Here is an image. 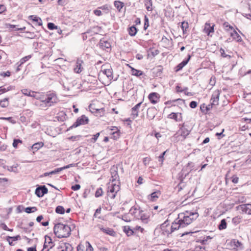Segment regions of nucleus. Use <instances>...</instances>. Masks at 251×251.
Listing matches in <instances>:
<instances>
[{
	"label": "nucleus",
	"instance_id": "obj_1",
	"mask_svg": "<svg viewBox=\"0 0 251 251\" xmlns=\"http://www.w3.org/2000/svg\"><path fill=\"white\" fill-rule=\"evenodd\" d=\"M71 228L67 225L61 223L55 224L53 227V232L58 238H67L71 234Z\"/></svg>",
	"mask_w": 251,
	"mask_h": 251
},
{
	"label": "nucleus",
	"instance_id": "obj_2",
	"mask_svg": "<svg viewBox=\"0 0 251 251\" xmlns=\"http://www.w3.org/2000/svg\"><path fill=\"white\" fill-rule=\"evenodd\" d=\"M199 214L197 212L186 211L184 213L179 214L178 218L184 227L190 224L193 220H196Z\"/></svg>",
	"mask_w": 251,
	"mask_h": 251
},
{
	"label": "nucleus",
	"instance_id": "obj_3",
	"mask_svg": "<svg viewBox=\"0 0 251 251\" xmlns=\"http://www.w3.org/2000/svg\"><path fill=\"white\" fill-rule=\"evenodd\" d=\"M57 98L54 93L49 92L42 98H41V102L47 106L50 107L57 102Z\"/></svg>",
	"mask_w": 251,
	"mask_h": 251
},
{
	"label": "nucleus",
	"instance_id": "obj_4",
	"mask_svg": "<svg viewBox=\"0 0 251 251\" xmlns=\"http://www.w3.org/2000/svg\"><path fill=\"white\" fill-rule=\"evenodd\" d=\"M89 122V119L86 116L84 115H82L81 117L78 118L75 121L74 123V124L70 126L68 129L67 130H70L73 128L77 127V126H80V125H84L87 124Z\"/></svg>",
	"mask_w": 251,
	"mask_h": 251
},
{
	"label": "nucleus",
	"instance_id": "obj_5",
	"mask_svg": "<svg viewBox=\"0 0 251 251\" xmlns=\"http://www.w3.org/2000/svg\"><path fill=\"white\" fill-rule=\"evenodd\" d=\"M189 133L190 130L185 128L184 125H183L182 127L180 128V130L175 134L174 137L178 138V140L183 141Z\"/></svg>",
	"mask_w": 251,
	"mask_h": 251
},
{
	"label": "nucleus",
	"instance_id": "obj_6",
	"mask_svg": "<svg viewBox=\"0 0 251 251\" xmlns=\"http://www.w3.org/2000/svg\"><path fill=\"white\" fill-rule=\"evenodd\" d=\"M226 29L228 30L229 29L232 30V31L230 32V36L232 38L233 40H235L237 42H241L242 41L241 37L239 34L233 28V27L229 25L228 23L225 22L224 24Z\"/></svg>",
	"mask_w": 251,
	"mask_h": 251
},
{
	"label": "nucleus",
	"instance_id": "obj_7",
	"mask_svg": "<svg viewBox=\"0 0 251 251\" xmlns=\"http://www.w3.org/2000/svg\"><path fill=\"white\" fill-rule=\"evenodd\" d=\"M120 187L118 184H112L111 187H108L107 191L108 196L110 197L111 199H114L116 196V194L119 191Z\"/></svg>",
	"mask_w": 251,
	"mask_h": 251
},
{
	"label": "nucleus",
	"instance_id": "obj_8",
	"mask_svg": "<svg viewBox=\"0 0 251 251\" xmlns=\"http://www.w3.org/2000/svg\"><path fill=\"white\" fill-rule=\"evenodd\" d=\"M48 192V190L47 188L45 185H41L38 187L35 191V194L36 196L41 198L43 197L45 194H47Z\"/></svg>",
	"mask_w": 251,
	"mask_h": 251
},
{
	"label": "nucleus",
	"instance_id": "obj_9",
	"mask_svg": "<svg viewBox=\"0 0 251 251\" xmlns=\"http://www.w3.org/2000/svg\"><path fill=\"white\" fill-rule=\"evenodd\" d=\"M90 111L95 114L96 116L98 117H101L104 114V109L103 108H96L94 107V105H90L89 106Z\"/></svg>",
	"mask_w": 251,
	"mask_h": 251
},
{
	"label": "nucleus",
	"instance_id": "obj_10",
	"mask_svg": "<svg viewBox=\"0 0 251 251\" xmlns=\"http://www.w3.org/2000/svg\"><path fill=\"white\" fill-rule=\"evenodd\" d=\"M184 227L178 218L175 220L170 227V232H173L175 230Z\"/></svg>",
	"mask_w": 251,
	"mask_h": 251
},
{
	"label": "nucleus",
	"instance_id": "obj_11",
	"mask_svg": "<svg viewBox=\"0 0 251 251\" xmlns=\"http://www.w3.org/2000/svg\"><path fill=\"white\" fill-rule=\"evenodd\" d=\"M220 95V92L218 90L215 91L212 94L211 98L210 99V103H211L213 105H218Z\"/></svg>",
	"mask_w": 251,
	"mask_h": 251
},
{
	"label": "nucleus",
	"instance_id": "obj_12",
	"mask_svg": "<svg viewBox=\"0 0 251 251\" xmlns=\"http://www.w3.org/2000/svg\"><path fill=\"white\" fill-rule=\"evenodd\" d=\"M142 223L148 224L150 221V217L152 214L151 209L146 211H142Z\"/></svg>",
	"mask_w": 251,
	"mask_h": 251
},
{
	"label": "nucleus",
	"instance_id": "obj_13",
	"mask_svg": "<svg viewBox=\"0 0 251 251\" xmlns=\"http://www.w3.org/2000/svg\"><path fill=\"white\" fill-rule=\"evenodd\" d=\"M160 228L164 235H169L172 233V232H170V227L169 226V223L167 220L161 225Z\"/></svg>",
	"mask_w": 251,
	"mask_h": 251
},
{
	"label": "nucleus",
	"instance_id": "obj_14",
	"mask_svg": "<svg viewBox=\"0 0 251 251\" xmlns=\"http://www.w3.org/2000/svg\"><path fill=\"white\" fill-rule=\"evenodd\" d=\"M83 63V61L81 59H78L76 60L75 66L74 69V71L75 73L80 74L82 71L83 70V68L82 67Z\"/></svg>",
	"mask_w": 251,
	"mask_h": 251
},
{
	"label": "nucleus",
	"instance_id": "obj_15",
	"mask_svg": "<svg viewBox=\"0 0 251 251\" xmlns=\"http://www.w3.org/2000/svg\"><path fill=\"white\" fill-rule=\"evenodd\" d=\"M238 208L246 214H251V204H242L239 206Z\"/></svg>",
	"mask_w": 251,
	"mask_h": 251
},
{
	"label": "nucleus",
	"instance_id": "obj_16",
	"mask_svg": "<svg viewBox=\"0 0 251 251\" xmlns=\"http://www.w3.org/2000/svg\"><path fill=\"white\" fill-rule=\"evenodd\" d=\"M168 118L174 119L176 122H180L182 120V114L181 113L172 112L168 116Z\"/></svg>",
	"mask_w": 251,
	"mask_h": 251
},
{
	"label": "nucleus",
	"instance_id": "obj_17",
	"mask_svg": "<svg viewBox=\"0 0 251 251\" xmlns=\"http://www.w3.org/2000/svg\"><path fill=\"white\" fill-rule=\"evenodd\" d=\"M191 56L190 55H188V58L187 59L183 60L180 63L178 64L175 68V71L177 72L181 70L189 62Z\"/></svg>",
	"mask_w": 251,
	"mask_h": 251
},
{
	"label": "nucleus",
	"instance_id": "obj_18",
	"mask_svg": "<svg viewBox=\"0 0 251 251\" xmlns=\"http://www.w3.org/2000/svg\"><path fill=\"white\" fill-rule=\"evenodd\" d=\"M213 238V237H211L210 236H206V237H204L202 240H201V244L205 245V247L203 248L204 250L208 249V247L207 246L211 242V240Z\"/></svg>",
	"mask_w": 251,
	"mask_h": 251
},
{
	"label": "nucleus",
	"instance_id": "obj_19",
	"mask_svg": "<svg viewBox=\"0 0 251 251\" xmlns=\"http://www.w3.org/2000/svg\"><path fill=\"white\" fill-rule=\"evenodd\" d=\"M159 98V95L157 93H151L149 95V99L150 100L151 103L154 104L157 102Z\"/></svg>",
	"mask_w": 251,
	"mask_h": 251
},
{
	"label": "nucleus",
	"instance_id": "obj_20",
	"mask_svg": "<svg viewBox=\"0 0 251 251\" xmlns=\"http://www.w3.org/2000/svg\"><path fill=\"white\" fill-rule=\"evenodd\" d=\"M141 105V102L137 104L134 107L131 109V116L132 118H136L138 115L139 108Z\"/></svg>",
	"mask_w": 251,
	"mask_h": 251
},
{
	"label": "nucleus",
	"instance_id": "obj_21",
	"mask_svg": "<svg viewBox=\"0 0 251 251\" xmlns=\"http://www.w3.org/2000/svg\"><path fill=\"white\" fill-rule=\"evenodd\" d=\"M111 174L112 181H116L119 179L118 174L117 168L113 167L111 169Z\"/></svg>",
	"mask_w": 251,
	"mask_h": 251
},
{
	"label": "nucleus",
	"instance_id": "obj_22",
	"mask_svg": "<svg viewBox=\"0 0 251 251\" xmlns=\"http://www.w3.org/2000/svg\"><path fill=\"white\" fill-rule=\"evenodd\" d=\"M101 72L103 74L106 75V76L107 77V78L109 80L113 79V72H112V69H111V68L104 69L101 70Z\"/></svg>",
	"mask_w": 251,
	"mask_h": 251
},
{
	"label": "nucleus",
	"instance_id": "obj_23",
	"mask_svg": "<svg viewBox=\"0 0 251 251\" xmlns=\"http://www.w3.org/2000/svg\"><path fill=\"white\" fill-rule=\"evenodd\" d=\"M74 166H75V164H69L68 165L65 166H64L63 167L57 168V169H55L54 170L50 172V174H51V175L55 174H56L57 173H59V172H61V171H62L63 170H65V169H68V168H69L70 167H74Z\"/></svg>",
	"mask_w": 251,
	"mask_h": 251
},
{
	"label": "nucleus",
	"instance_id": "obj_24",
	"mask_svg": "<svg viewBox=\"0 0 251 251\" xmlns=\"http://www.w3.org/2000/svg\"><path fill=\"white\" fill-rule=\"evenodd\" d=\"M214 25L211 26L210 24L206 23L204 28V32L209 36L210 33L214 32Z\"/></svg>",
	"mask_w": 251,
	"mask_h": 251
},
{
	"label": "nucleus",
	"instance_id": "obj_25",
	"mask_svg": "<svg viewBox=\"0 0 251 251\" xmlns=\"http://www.w3.org/2000/svg\"><path fill=\"white\" fill-rule=\"evenodd\" d=\"M100 47L103 50L106 49H109L111 47V45L109 42L104 40L101 39L100 42Z\"/></svg>",
	"mask_w": 251,
	"mask_h": 251
},
{
	"label": "nucleus",
	"instance_id": "obj_26",
	"mask_svg": "<svg viewBox=\"0 0 251 251\" xmlns=\"http://www.w3.org/2000/svg\"><path fill=\"white\" fill-rule=\"evenodd\" d=\"M100 230L104 233L112 236H115L116 235V232L113 230V229L110 228H100Z\"/></svg>",
	"mask_w": 251,
	"mask_h": 251
},
{
	"label": "nucleus",
	"instance_id": "obj_27",
	"mask_svg": "<svg viewBox=\"0 0 251 251\" xmlns=\"http://www.w3.org/2000/svg\"><path fill=\"white\" fill-rule=\"evenodd\" d=\"M145 5L146 8L148 11H151L152 10V0H144Z\"/></svg>",
	"mask_w": 251,
	"mask_h": 251
},
{
	"label": "nucleus",
	"instance_id": "obj_28",
	"mask_svg": "<svg viewBox=\"0 0 251 251\" xmlns=\"http://www.w3.org/2000/svg\"><path fill=\"white\" fill-rule=\"evenodd\" d=\"M29 19L32 20L34 22H36L38 23V25H42V21L39 17L35 16L34 15H31L29 17Z\"/></svg>",
	"mask_w": 251,
	"mask_h": 251
},
{
	"label": "nucleus",
	"instance_id": "obj_29",
	"mask_svg": "<svg viewBox=\"0 0 251 251\" xmlns=\"http://www.w3.org/2000/svg\"><path fill=\"white\" fill-rule=\"evenodd\" d=\"M181 27L182 29L183 34H186L189 27L188 23L185 21L182 22L181 23Z\"/></svg>",
	"mask_w": 251,
	"mask_h": 251
},
{
	"label": "nucleus",
	"instance_id": "obj_30",
	"mask_svg": "<svg viewBox=\"0 0 251 251\" xmlns=\"http://www.w3.org/2000/svg\"><path fill=\"white\" fill-rule=\"evenodd\" d=\"M44 146V143L42 142H38L33 144L32 149L35 151H37Z\"/></svg>",
	"mask_w": 251,
	"mask_h": 251
},
{
	"label": "nucleus",
	"instance_id": "obj_31",
	"mask_svg": "<svg viewBox=\"0 0 251 251\" xmlns=\"http://www.w3.org/2000/svg\"><path fill=\"white\" fill-rule=\"evenodd\" d=\"M226 219H224L221 221L220 224L218 226V228L220 230L225 229L226 228Z\"/></svg>",
	"mask_w": 251,
	"mask_h": 251
},
{
	"label": "nucleus",
	"instance_id": "obj_32",
	"mask_svg": "<svg viewBox=\"0 0 251 251\" xmlns=\"http://www.w3.org/2000/svg\"><path fill=\"white\" fill-rule=\"evenodd\" d=\"M148 52V57L151 56V54L152 57H154L155 55H157L159 51L157 50H151V49L150 48V50H147Z\"/></svg>",
	"mask_w": 251,
	"mask_h": 251
},
{
	"label": "nucleus",
	"instance_id": "obj_33",
	"mask_svg": "<svg viewBox=\"0 0 251 251\" xmlns=\"http://www.w3.org/2000/svg\"><path fill=\"white\" fill-rule=\"evenodd\" d=\"M162 70V67L161 66H158L153 69V73L157 76H159L161 75Z\"/></svg>",
	"mask_w": 251,
	"mask_h": 251
},
{
	"label": "nucleus",
	"instance_id": "obj_34",
	"mask_svg": "<svg viewBox=\"0 0 251 251\" xmlns=\"http://www.w3.org/2000/svg\"><path fill=\"white\" fill-rule=\"evenodd\" d=\"M158 193L157 192H154L152 193L150 196H149V199L153 201H155L158 198Z\"/></svg>",
	"mask_w": 251,
	"mask_h": 251
},
{
	"label": "nucleus",
	"instance_id": "obj_35",
	"mask_svg": "<svg viewBox=\"0 0 251 251\" xmlns=\"http://www.w3.org/2000/svg\"><path fill=\"white\" fill-rule=\"evenodd\" d=\"M137 32V28L134 26H132L129 28L128 32L130 35L134 36Z\"/></svg>",
	"mask_w": 251,
	"mask_h": 251
},
{
	"label": "nucleus",
	"instance_id": "obj_36",
	"mask_svg": "<svg viewBox=\"0 0 251 251\" xmlns=\"http://www.w3.org/2000/svg\"><path fill=\"white\" fill-rule=\"evenodd\" d=\"M114 6L119 10V11H120L124 6V3L120 1H115Z\"/></svg>",
	"mask_w": 251,
	"mask_h": 251
},
{
	"label": "nucleus",
	"instance_id": "obj_37",
	"mask_svg": "<svg viewBox=\"0 0 251 251\" xmlns=\"http://www.w3.org/2000/svg\"><path fill=\"white\" fill-rule=\"evenodd\" d=\"M124 231L127 236H130L134 233V231L129 226H125Z\"/></svg>",
	"mask_w": 251,
	"mask_h": 251
},
{
	"label": "nucleus",
	"instance_id": "obj_38",
	"mask_svg": "<svg viewBox=\"0 0 251 251\" xmlns=\"http://www.w3.org/2000/svg\"><path fill=\"white\" fill-rule=\"evenodd\" d=\"M8 98H4L2 100L0 101V105L2 107H6L8 105Z\"/></svg>",
	"mask_w": 251,
	"mask_h": 251
},
{
	"label": "nucleus",
	"instance_id": "obj_39",
	"mask_svg": "<svg viewBox=\"0 0 251 251\" xmlns=\"http://www.w3.org/2000/svg\"><path fill=\"white\" fill-rule=\"evenodd\" d=\"M37 210L36 207H27L25 208V212L27 213L34 212Z\"/></svg>",
	"mask_w": 251,
	"mask_h": 251
},
{
	"label": "nucleus",
	"instance_id": "obj_40",
	"mask_svg": "<svg viewBox=\"0 0 251 251\" xmlns=\"http://www.w3.org/2000/svg\"><path fill=\"white\" fill-rule=\"evenodd\" d=\"M55 212L58 214H63L65 213V209L62 206H57L55 208Z\"/></svg>",
	"mask_w": 251,
	"mask_h": 251
},
{
	"label": "nucleus",
	"instance_id": "obj_41",
	"mask_svg": "<svg viewBox=\"0 0 251 251\" xmlns=\"http://www.w3.org/2000/svg\"><path fill=\"white\" fill-rule=\"evenodd\" d=\"M31 57V56L30 55H29L21 59V60L19 61V66H21L22 64H23L24 63H25L26 61L29 60Z\"/></svg>",
	"mask_w": 251,
	"mask_h": 251
},
{
	"label": "nucleus",
	"instance_id": "obj_42",
	"mask_svg": "<svg viewBox=\"0 0 251 251\" xmlns=\"http://www.w3.org/2000/svg\"><path fill=\"white\" fill-rule=\"evenodd\" d=\"M12 89V86H8L4 88L3 86L0 87V95Z\"/></svg>",
	"mask_w": 251,
	"mask_h": 251
},
{
	"label": "nucleus",
	"instance_id": "obj_43",
	"mask_svg": "<svg viewBox=\"0 0 251 251\" xmlns=\"http://www.w3.org/2000/svg\"><path fill=\"white\" fill-rule=\"evenodd\" d=\"M231 244L232 246H234L235 247H238L241 245V243L237 240L234 239L231 241Z\"/></svg>",
	"mask_w": 251,
	"mask_h": 251
},
{
	"label": "nucleus",
	"instance_id": "obj_44",
	"mask_svg": "<svg viewBox=\"0 0 251 251\" xmlns=\"http://www.w3.org/2000/svg\"><path fill=\"white\" fill-rule=\"evenodd\" d=\"M131 73L133 75L136 76H140L141 75V72L140 71L136 70L133 68H131Z\"/></svg>",
	"mask_w": 251,
	"mask_h": 251
},
{
	"label": "nucleus",
	"instance_id": "obj_45",
	"mask_svg": "<svg viewBox=\"0 0 251 251\" xmlns=\"http://www.w3.org/2000/svg\"><path fill=\"white\" fill-rule=\"evenodd\" d=\"M7 170L10 172H17V166L13 165L11 166H7Z\"/></svg>",
	"mask_w": 251,
	"mask_h": 251
},
{
	"label": "nucleus",
	"instance_id": "obj_46",
	"mask_svg": "<svg viewBox=\"0 0 251 251\" xmlns=\"http://www.w3.org/2000/svg\"><path fill=\"white\" fill-rule=\"evenodd\" d=\"M17 26V25H16L8 24V27L9 28H16V29H15L16 31H18V30L23 31V30H24L25 29V26L23 27H21V28H16Z\"/></svg>",
	"mask_w": 251,
	"mask_h": 251
},
{
	"label": "nucleus",
	"instance_id": "obj_47",
	"mask_svg": "<svg viewBox=\"0 0 251 251\" xmlns=\"http://www.w3.org/2000/svg\"><path fill=\"white\" fill-rule=\"evenodd\" d=\"M103 193L102 190L101 188H98L96 193H95V197L97 198L100 197L102 196Z\"/></svg>",
	"mask_w": 251,
	"mask_h": 251
},
{
	"label": "nucleus",
	"instance_id": "obj_48",
	"mask_svg": "<svg viewBox=\"0 0 251 251\" xmlns=\"http://www.w3.org/2000/svg\"><path fill=\"white\" fill-rule=\"evenodd\" d=\"M134 211L132 212V213L134 214V216L135 217H136L137 219H141V216L136 215V213L140 214V212H141V211L140 209H134Z\"/></svg>",
	"mask_w": 251,
	"mask_h": 251
},
{
	"label": "nucleus",
	"instance_id": "obj_49",
	"mask_svg": "<svg viewBox=\"0 0 251 251\" xmlns=\"http://www.w3.org/2000/svg\"><path fill=\"white\" fill-rule=\"evenodd\" d=\"M48 28L49 29H50V30H53V29H57V26L56 25H55L53 23H49L48 24Z\"/></svg>",
	"mask_w": 251,
	"mask_h": 251
},
{
	"label": "nucleus",
	"instance_id": "obj_50",
	"mask_svg": "<svg viewBox=\"0 0 251 251\" xmlns=\"http://www.w3.org/2000/svg\"><path fill=\"white\" fill-rule=\"evenodd\" d=\"M22 93L25 96H32L30 94L31 91L27 89H24L22 90Z\"/></svg>",
	"mask_w": 251,
	"mask_h": 251
},
{
	"label": "nucleus",
	"instance_id": "obj_51",
	"mask_svg": "<svg viewBox=\"0 0 251 251\" xmlns=\"http://www.w3.org/2000/svg\"><path fill=\"white\" fill-rule=\"evenodd\" d=\"M166 151L162 152L158 157V161L161 163V164H163L164 161V156L166 153Z\"/></svg>",
	"mask_w": 251,
	"mask_h": 251
},
{
	"label": "nucleus",
	"instance_id": "obj_52",
	"mask_svg": "<svg viewBox=\"0 0 251 251\" xmlns=\"http://www.w3.org/2000/svg\"><path fill=\"white\" fill-rule=\"evenodd\" d=\"M22 141L20 139H15L13 141V146L14 148H17L18 144L19 143H22Z\"/></svg>",
	"mask_w": 251,
	"mask_h": 251
},
{
	"label": "nucleus",
	"instance_id": "obj_53",
	"mask_svg": "<svg viewBox=\"0 0 251 251\" xmlns=\"http://www.w3.org/2000/svg\"><path fill=\"white\" fill-rule=\"evenodd\" d=\"M98 8L105 11V13H108L109 11V7L107 5L101 6L100 7H99Z\"/></svg>",
	"mask_w": 251,
	"mask_h": 251
},
{
	"label": "nucleus",
	"instance_id": "obj_54",
	"mask_svg": "<svg viewBox=\"0 0 251 251\" xmlns=\"http://www.w3.org/2000/svg\"><path fill=\"white\" fill-rule=\"evenodd\" d=\"M12 239L13 241H17L21 239V236L20 235H16L15 236H7V239Z\"/></svg>",
	"mask_w": 251,
	"mask_h": 251
},
{
	"label": "nucleus",
	"instance_id": "obj_55",
	"mask_svg": "<svg viewBox=\"0 0 251 251\" xmlns=\"http://www.w3.org/2000/svg\"><path fill=\"white\" fill-rule=\"evenodd\" d=\"M86 244H87V247L86 251H93L94 249L91 244L88 241L86 242Z\"/></svg>",
	"mask_w": 251,
	"mask_h": 251
},
{
	"label": "nucleus",
	"instance_id": "obj_56",
	"mask_svg": "<svg viewBox=\"0 0 251 251\" xmlns=\"http://www.w3.org/2000/svg\"><path fill=\"white\" fill-rule=\"evenodd\" d=\"M0 119H2V120L8 121H9L10 123H11L12 124H15L16 123V121L15 120H13L11 117H7V118L1 117V118H0Z\"/></svg>",
	"mask_w": 251,
	"mask_h": 251
},
{
	"label": "nucleus",
	"instance_id": "obj_57",
	"mask_svg": "<svg viewBox=\"0 0 251 251\" xmlns=\"http://www.w3.org/2000/svg\"><path fill=\"white\" fill-rule=\"evenodd\" d=\"M10 75L11 72L9 71L0 73V75L3 77L9 76Z\"/></svg>",
	"mask_w": 251,
	"mask_h": 251
},
{
	"label": "nucleus",
	"instance_id": "obj_58",
	"mask_svg": "<svg viewBox=\"0 0 251 251\" xmlns=\"http://www.w3.org/2000/svg\"><path fill=\"white\" fill-rule=\"evenodd\" d=\"M239 177L236 176H233L231 177V181L234 183H237L238 182Z\"/></svg>",
	"mask_w": 251,
	"mask_h": 251
},
{
	"label": "nucleus",
	"instance_id": "obj_59",
	"mask_svg": "<svg viewBox=\"0 0 251 251\" xmlns=\"http://www.w3.org/2000/svg\"><path fill=\"white\" fill-rule=\"evenodd\" d=\"M205 104L204 103L201 104L200 106V110L202 113H207V111L206 110H205Z\"/></svg>",
	"mask_w": 251,
	"mask_h": 251
},
{
	"label": "nucleus",
	"instance_id": "obj_60",
	"mask_svg": "<svg viewBox=\"0 0 251 251\" xmlns=\"http://www.w3.org/2000/svg\"><path fill=\"white\" fill-rule=\"evenodd\" d=\"M80 188V185L79 184H75L71 187V189L74 191H76Z\"/></svg>",
	"mask_w": 251,
	"mask_h": 251
},
{
	"label": "nucleus",
	"instance_id": "obj_61",
	"mask_svg": "<svg viewBox=\"0 0 251 251\" xmlns=\"http://www.w3.org/2000/svg\"><path fill=\"white\" fill-rule=\"evenodd\" d=\"M190 107L192 108H195L197 106V102L195 101H192L190 103Z\"/></svg>",
	"mask_w": 251,
	"mask_h": 251
},
{
	"label": "nucleus",
	"instance_id": "obj_62",
	"mask_svg": "<svg viewBox=\"0 0 251 251\" xmlns=\"http://www.w3.org/2000/svg\"><path fill=\"white\" fill-rule=\"evenodd\" d=\"M94 13L98 16H100L102 15L101 11L98 9L95 10L94 11Z\"/></svg>",
	"mask_w": 251,
	"mask_h": 251
},
{
	"label": "nucleus",
	"instance_id": "obj_63",
	"mask_svg": "<svg viewBox=\"0 0 251 251\" xmlns=\"http://www.w3.org/2000/svg\"><path fill=\"white\" fill-rule=\"evenodd\" d=\"M194 167V163L193 162H189L187 164V168H188V169L191 171H192V170H193L194 169L193 168Z\"/></svg>",
	"mask_w": 251,
	"mask_h": 251
},
{
	"label": "nucleus",
	"instance_id": "obj_64",
	"mask_svg": "<svg viewBox=\"0 0 251 251\" xmlns=\"http://www.w3.org/2000/svg\"><path fill=\"white\" fill-rule=\"evenodd\" d=\"M84 246L82 244H79L77 247V251H84Z\"/></svg>",
	"mask_w": 251,
	"mask_h": 251
}]
</instances>
